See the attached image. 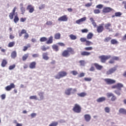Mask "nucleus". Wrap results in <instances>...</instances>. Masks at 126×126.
Masks as SVG:
<instances>
[{"label":"nucleus","mask_w":126,"mask_h":126,"mask_svg":"<svg viewBox=\"0 0 126 126\" xmlns=\"http://www.w3.org/2000/svg\"><path fill=\"white\" fill-rule=\"evenodd\" d=\"M124 87V85L122 83H118L116 85H114L111 87L112 89H117L114 91V93L118 95V96H121L122 94V88Z\"/></svg>","instance_id":"obj_1"},{"label":"nucleus","mask_w":126,"mask_h":126,"mask_svg":"<svg viewBox=\"0 0 126 126\" xmlns=\"http://www.w3.org/2000/svg\"><path fill=\"white\" fill-rule=\"evenodd\" d=\"M75 54V52L74 51V49L71 47L67 48L66 50H65L62 53V57H64V58H68L70 55H74Z\"/></svg>","instance_id":"obj_2"},{"label":"nucleus","mask_w":126,"mask_h":126,"mask_svg":"<svg viewBox=\"0 0 126 126\" xmlns=\"http://www.w3.org/2000/svg\"><path fill=\"white\" fill-rule=\"evenodd\" d=\"M67 75V72L65 71H61L58 72V74L55 76V78L56 79H61L63 77H65Z\"/></svg>","instance_id":"obj_3"},{"label":"nucleus","mask_w":126,"mask_h":126,"mask_svg":"<svg viewBox=\"0 0 126 126\" xmlns=\"http://www.w3.org/2000/svg\"><path fill=\"white\" fill-rule=\"evenodd\" d=\"M98 58L100 60L101 63H105L106 61L110 60V59L112 58V56H111V55H101L99 56Z\"/></svg>","instance_id":"obj_4"},{"label":"nucleus","mask_w":126,"mask_h":126,"mask_svg":"<svg viewBox=\"0 0 126 126\" xmlns=\"http://www.w3.org/2000/svg\"><path fill=\"white\" fill-rule=\"evenodd\" d=\"M72 110L75 113L79 114V113H81V106L77 103L75 104Z\"/></svg>","instance_id":"obj_5"},{"label":"nucleus","mask_w":126,"mask_h":126,"mask_svg":"<svg viewBox=\"0 0 126 126\" xmlns=\"http://www.w3.org/2000/svg\"><path fill=\"white\" fill-rule=\"evenodd\" d=\"M23 34H25L24 38V39H25V40H27V39H28V38H29V34H28V33H27V31H26V30L23 29L21 30V32H19V37H21Z\"/></svg>","instance_id":"obj_6"},{"label":"nucleus","mask_w":126,"mask_h":126,"mask_svg":"<svg viewBox=\"0 0 126 126\" xmlns=\"http://www.w3.org/2000/svg\"><path fill=\"white\" fill-rule=\"evenodd\" d=\"M104 24H100L96 27L97 33H102L104 31Z\"/></svg>","instance_id":"obj_7"},{"label":"nucleus","mask_w":126,"mask_h":126,"mask_svg":"<svg viewBox=\"0 0 126 126\" xmlns=\"http://www.w3.org/2000/svg\"><path fill=\"white\" fill-rule=\"evenodd\" d=\"M104 81L106 82V84H108V85L115 84V83H116V80L110 78L105 79Z\"/></svg>","instance_id":"obj_8"},{"label":"nucleus","mask_w":126,"mask_h":126,"mask_svg":"<svg viewBox=\"0 0 126 126\" xmlns=\"http://www.w3.org/2000/svg\"><path fill=\"white\" fill-rule=\"evenodd\" d=\"M114 9L110 7H104L102 9L103 13H109L111 11H113Z\"/></svg>","instance_id":"obj_9"},{"label":"nucleus","mask_w":126,"mask_h":126,"mask_svg":"<svg viewBox=\"0 0 126 126\" xmlns=\"http://www.w3.org/2000/svg\"><path fill=\"white\" fill-rule=\"evenodd\" d=\"M27 9L30 13H33L34 12V7L32 5L29 4L27 7Z\"/></svg>","instance_id":"obj_10"},{"label":"nucleus","mask_w":126,"mask_h":126,"mask_svg":"<svg viewBox=\"0 0 126 126\" xmlns=\"http://www.w3.org/2000/svg\"><path fill=\"white\" fill-rule=\"evenodd\" d=\"M13 88H15V85L13 83H11L10 85L6 86L5 88V89L6 91H10V90Z\"/></svg>","instance_id":"obj_11"},{"label":"nucleus","mask_w":126,"mask_h":126,"mask_svg":"<svg viewBox=\"0 0 126 126\" xmlns=\"http://www.w3.org/2000/svg\"><path fill=\"white\" fill-rule=\"evenodd\" d=\"M68 20V18H67V16L66 15L62 16L58 18V21L65 22L67 21Z\"/></svg>","instance_id":"obj_12"},{"label":"nucleus","mask_w":126,"mask_h":126,"mask_svg":"<svg viewBox=\"0 0 126 126\" xmlns=\"http://www.w3.org/2000/svg\"><path fill=\"white\" fill-rule=\"evenodd\" d=\"M16 9H17V8L16 7H14L12 10V12L9 13V17L10 19H12L13 18V16H14V14H15V11H16Z\"/></svg>","instance_id":"obj_13"},{"label":"nucleus","mask_w":126,"mask_h":126,"mask_svg":"<svg viewBox=\"0 0 126 126\" xmlns=\"http://www.w3.org/2000/svg\"><path fill=\"white\" fill-rule=\"evenodd\" d=\"M120 58L119 57H113L112 58V59H111L108 63H110L111 64H113L115 63V61H119Z\"/></svg>","instance_id":"obj_14"},{"label":"nucleus","mask_w":126,"mask_h":126,"mask_svg":"<svg viewBox=\"0 0 126 126\" xmlns=\"http://www.w3.org/2000/svg\"><path fill=\"white\" fill-rule=\"evenodd\" d=\"M116 70H117V68H116V67L111 68L106 72V74L107 75H110V74H112V73H114V72H115Z\"/></svg>","instance_id":"obj_15"},{"label":"nucleus","mask_w":126,"mask_h":126,"mask_svg":"<svg viewBox=\"0 0 126 126\" xmlns=\"http://www.w3.org/2000/svg\"><path fill=\"white\" fill-rule=\"evenodd\" d=\"M91 55V53L87 51H82L81 52V56L82 57H88Z\"/></svg>","instance_id":"obj_16"},{"label":"nucleus","mask_w":126,"mask_h":126,"mask_svg":"<svg viewBox=\"0 0 126 126\" xmlns=\"http://www.w3.org/2000/svg\"><path fill=\"white\" fill-rule=\"evenodd\" d=\"M49 54H48V52H45L42 54V59L44 60L45 61H48V60L50 59V57L48 56Z\"/></svg>","instance_id":"obj_17"},{"label":"nucleus","mask_w":126,"mask_h":126,"mask_svg":"<svg viewBox=\"0 0 126 126\" xmlns=\"http://www.w3.org/2000/svg\"><path fill=\"white\" fill-rule=\"evenodd\" d=\"M36 64H37V63H36V62H32L30 63L29 67L31 69H34V68H36Z\"/></svg>","instance_id":"obj_18"},{"label":"nucleus","mask_w":126,"mask_h":126,"mask_svg":"<svg viewBox=\"0 0 126 126\" xmlns=\"http://www.w3.org/2000/svg\"><path fill=\"white\" fill-rule=\"evenodd\" d=\"M94 65L97 70H101L103 68V66L98 64V63H94Z\"/></svg>","instance_id":"obj_19"},{"label":"nucleus","mask_w":126,"mask_h":126,"mask_svg":"<svg viewBox=\"0 0 126 126\" xmlns=\"http://www.w3.org/2000/svg\"><path fill=\"white\" fill-rule=\"evenodd\" d=\"M84 118L86 121V122H90L91 120V116L89 114H86L84 116Z\"/></svg>","instance_id":"obj_20"},{"label":"nucleus","mask_w":126,"mask_h":126,"mask_svg":"<svg viewBox=\"0 0 126 126\" xmlns=\"http://www.w3.org/2000/svg\"><path fill=\"white\" fill-rule=\"evenodd\" d=\"M123 15V13L121 12H117L115 13V15H113L112 16V18H114V17H121L122 15Z\"/></svg>","instance_id":"obj_21"},{"label":"nucleus","mask_w":126,"mask_h":126,"mask_svg":"<svg viewBox=\"0 0 126 126\" xmlns=\"http://www.w3.org/2000/svg\"><path fill=\"white\" fill-rule=\"evenodd\" d=\"M86 20V17H85L76 21V23L77 24H81L82 22H84V21H85Z\"/></svg>","instance_id":"obj_22"},{"label":"nucleus","mask_w":126,"mask_h":126,"mask_svg":"<svg viewBox=\"0 0 126 126\" xmlns=\"http://www.w3.org/2000/svg\"><path fill=\"white\" fill-rule=\"evenodd\" d=\"M72 91V88H68L65 90V94L69 96L71 94V92Z\"/></svg>","instance_id":"obj_23"},{"label":"nucleus","mask_w":126,"mask_h":126,"mask_svg":"<svg viewBox=\"0 0 126 126\" xmlns=\"http://www.w3.org/2000/svg\"><path fill=\"white\" fill-rule=\"evenodd\" d=\"M53 39H54V37H53V36H50L48 38V40L46 41V44H53Z\"/></svg>","instance_id":"obj_24"},{"label":"nucleus","mask_w":126,"mask_h":126,"mask_svg":"<svg viewBox=\"0 0 126 126\" xmlns=\"http://www.w3.org/2000/svg\"><path fill=\"white\" fill-rule=\"evenodd\" d=\"M7 64V61H6V60L3 59L1 63V66H2V67H5Z\"/></svg>","instance_id":"obj_25"},{"label":"nucleus","mask_w":126,"mask_h":126,"mask_svg":"<svg viewBox=\"0 0 126 126\" xmlns=\"http://www.w3.org/2000/svg\"><path fill=\"white\" fill-rule=\"evenodd\" d=\"M96 101L98 103H101L102 102H104V101H106V97H99L96 100Z\"/></svg>","instance_id":"obj_26"},{"label":"nucleus","mask_w":126,"mask_h":126,"mask_svg":"<svg viewBox=\"0 0 126 126\" xmlns=\"http://www.w3.org/2000/svg\"><path fill=\"white\" fill-rule=\"evenodd\" d=\"M54 38L56 40H60L61 39V33L60 32L56 33L54 35Z\"/></svg>","instance_id":"obj_27"},{"label":"nucleus","mask_w":126,"mask_h":126,"mask_svg":"<svg viewBox=\"0 0 126 126\" xmlns=\"http://www.w3.org/2000/svg\"><path fill=\"white\" fill-rule=\"evenodd\" d=\"M120 114H123L126 115V110L125 108H120L119 110Z\"/></svg>","instance_id":"obj_28"},{"label":"nucleus","mask_w":126,"mask_h":126,"mask_svg":"<svg viewBox=\"0 0 126 126\" xmlns=\"http://www.w3.org/2000/svg\"><path fill=\"white\" fill-rule=\"evenodd\" d=\"M52 49L55 52H59V46L56 44H54L52 45Z\"/></svg>","instance_id":"obj_29"},{"label":"nucleus","mask_w":126,"mask_h":126,"mask_svg":"<svg viewBox=\"0 0 126 126\" xmlns=\"http://www.w3.org/2000/svg\"><path fill=\"white\" fill-rule=\"evenodd\" d=\"M93 33L92 32H90L87 34V38L88 40H91V39H92V38H93Z\"/></svg>","instance_id":"obj_30"},{"label":"nucleus","mask_w":126,"mask_h":126,"mask_svg":"<svg viewBox=\"0 0 126 126\" xmlns=\"http://www.w3.org/2000/svg\"><path fill=\"white\" fill-rule=\"evenodd\" d=\"M112 26V24H111V23H107V24H105L104 27L105 28V29H106L107 30H110V27H111Z\"/></svg>","instance_id":"obj_31"},{"label":"nucleus","mask_w":126,"mask_h":126,"mask_svg":"<svg viewBox=\"0 0 126 126\" xmlns=\"http://www.w3.org/2000/svg\"><path fill=\"white\" fill-rule=\"evenodd\" d=\"M90 20L91 21L94 27H97V24H96L93 18H90Z\"/></svg>","instance_id":"obj_32"},{"label":"nucleus","mask_w":126,"mask_h":126,"mask_svg":"<svg viewBox=\"0 0 126 126\" xmlns=\"http://www.w3.org/2000/svg\"><path fill=\"white\" fill-rule=\"evenodd\" d=\"M38 96H40V99H39L40 101L44 99V93L43 92L39 93Z\"/></svg>","instance_id":"obj_33"},{"label":"nucleus","mask_w":126,"mask_h":126,"mask_svg":"<svg viewBox=\"0 0 126 126\" xmlns=\"http://www.w3.org/2000/svg\"><path fill=\"white\" fill-rule=\"evenodd\" d=\"M77 95L79 96V97H85V96L87 95V94L86 93L83 92L81 93H78Z\"/></svg>","instance_id":"obj_34"},{"label":"nucleus","mask_w":126,"mask_h":126,"mask_svg":"<svg viewBox=\"0 0 126 126\" xmlns=\"http://www.w3.org/2000/svg\"><path fill=\"white\" fill-rule=\"evenodd\" d=\"M28 57H29V54H24V56L22 57V60L24 62L26 61L27 59H28Z\"/></svg>","instance_id":"obj_35"},{"label":"nucleus","mask_w":126,"mask_h":126,"mask_svg":"<svg viewBox=\"0 0 126 126\" xmlns=\"http://www.w3.org/2000/svg\"><path fill=\"white\" fill-rule=\"evenodd\" d=\"M31 45L29 43V44H27V46H24V47L23 51L24 52H26V51H27V50H28V48H31Z\"/></svg>","instance_id":"obj_36"},{"label":"nucleus","mask_w":126,"mask_h":126,"mask_svg":"<svg viewBox=\"0 0 126 126\" xmlns=\"http://www.w3.org/2000/svg\"><path fill=\"white\" fill-rule=\"evenodd\" d=\"M111 44L112 45H117V44H119V42H118L115 39H113L111 40Z\"/></svg>","instance_id":"obj_37"},{"label":"nucleus","mask_w":126,"mask_h":126,"mask_svg":"<svg viewBox=\"0 0 126 126\" xmlns=\"http://www.w3.org/2000/svg\"><path fill=\"white\" fill-rule=\"evenodd\" d=\"M18 21H19V18L18 17V15L16 14L14 18V22L15 23H17Z\"/></svg>","instance_id":"obj_38"},{"label":"nucleus","mask_w":126,"mask_h":126,"mask_svg":"<svg viewBox=\"0 0 126 126\" xmlns=\"http://www.w3.org/2000/svg\"><path fill=\"white\" fill-rule=\"evenodd\" d=\"M11 57L12 59H15L17 57L16 51H13V52H12Z\"/></svg>","instance_id":"obj_39"},{"label":"nucleus","mask_w":126,"mask_h":126,"mask_svg":"<svg viewBox=\"0 0 126 126\" xmlns=\"http://www.w3.org/2000/svg\"><path fill=\"white\" fill-rule=\"evenodd\" d=\"M41 49L43 52H46L47 50L50 49V46H47V47H46L45 46H42Z\"/></svg>","instance_id":"obj_40"},{"label":"nucleus","mask_w":126,"mask_h":126,"mask_svg":"<svg viewBox=\"0 0 126 126\" xmlns=\"http://www.w3.org/2000/svg\"><path fill=\"white\" fill-rule=\"evenodd\" d=\"M39 41L40 42H47V41H48V38L46 37H42L40 38Z\"/></svg>","instance_id":"obj_41"},{"label":"nucleus","mask_w":126,"mask_h":126,"mask_svg":"<svg viewBox=\"0 0 126 126\" xmlns=\"http://www.w3.org/2000/svg\"><path fill=\"white\" fill-rule=\"evenodd\" d=\"M59 125V123L57 122H52L49 126H57Z\"/></svg>","instance_id":"obj_42"},{"label":"nucleus","mask_w":126,"mask_h":126,"mask_svg":"<svg viewBox=\"0 0 126 126\" xmlns=\"http://www.w3.org/2000/svg\"><path fill=\"white\" fill-rule=\"evenodd\" d=\"M46 25L48 26H52V25H54V23L52 21H48L46 23Z\"/></svg>","instance_id":"obj_43"},{"label":"nucleus","mask_w":126,"mask_h":126,"mask_svg":"<svg viewBox=\"0 0 126 126\" xmlns=\"http://www.w3.org/2000/svg\"><path fill=\"white\" fill-rule=\"evenodd\" d=\"M14 45H15V42H14V41L10 42L9 43V44L8 45V47H9V48H11V47H13V46H14Z\"/></svg>","instance_id":"obj_44"},{"label":"nucleus","mask_w":126,"mask_h":126,"mask_svg":"<svg viewBox=\"0 0 126 126\" xmlns=\"http://www.w3.org/2000/svg\"><path fill=\"white\" fill-rule=\"evenodd\" d=\"M30 100H38V98L36 95H32L30 97Z\"/></svg>","instance_id":"obj_45"},{"label":"nucleus","mask_w":126,"mask_h":126,"mask_svg":"<svg viewBox=\"0 0 126 126\" xmlns=\"http://www.w3.org/2000/svg\"><path fill=\"white\" fill-rule=\"evenodd\" d=\"M104 111L105 113H107V114H109V113H110V112L111 111V110L110 109V107H106L104 108Z\"/></svg>","instance_id":"obj_46"},{"label":"nucleus","mask_w":126,"mask_h":126,"mask_svg":"<svg viewBox=\"0 0 126 126\" xmlns=\"http://www.w3.org/2000/svg\"><path fill=\"white\" fill-rule=\"evenodd\" d=\"M91 45H93V42L89 40L86 41V46H91Z\"/></svg>","instance_id":"obj_47"},{"label":"nucleus","mask_w":126,"mask_h":126,"mask_svg":"<svg viewBox=\"0 0 126 126\" xmlns=\"http://www.w3.org/2000/svg\"><path fill=\"white\" fill-rule=\"evenodd\" d=\"M111 39L112 37H107L104 39V41L106 42H110V41H111Z\"/></svg>","instance_id":"obj_48"},{"label":"nucleus","mask_w":126,"mask_h":126,"mask_svg":"<svg viewBox=\"0 0 126 126\" xmlns=\"http://www.w3.org/2000/svg\"><path fill=\"white\" fill-rule=\"evenodd\" d=\"M20 10L22 12V14H24L25 13V11H26L25 7L22 6L21 7Z\"/></svg>","instance_id":"obj_49"},{"label":"nucleus","mask_w":126,"mask_h":126,"mask_svg":"<svg viewBox=\"0 0 126 126\" xmlns=\"http://www.w3.org/2000/svg\"><path fill=\"white\" fill-rule=\"evenodd\" d=\"M94 12L95 14H99L101 12L99 9H95L94 10Z\"/></svg>","instance_id":"obj_50"},{"label":"nucleus","mask_w":126,"mask_h":126,"mask_svg":"<svg viewBox=\"0 0 126 126\" xmlns=\"http://www.w3.org/2000/svg\"><path fill=\"white\" fill-rule=\"evenodd\" d=\"M69 37H70L71 40H76V39L77 38L76 36H75V35H74L73 34H70L69 35Z\"/></svg>","instance_id":"obj_51"},{"label":"nucleus","mask_w":126,"mask_h":126,"mask_svg":"<svg viewBox=\"0 0 126 126\" xmlns=\"http://www.w3.org/2000/svg\"><path fill=\"white\" fill-rule=\"evenodd\" d=\"M84 50L85 51H92V50H93V47H85L84 48Z\"/></svg>","instance_id":"obj_52"},{"label":"nucleus","mask_w":126,"mask_h":126,"mask_svg":"<svg viewBox=\"0 0 126 126\" xmlns=\"http://www.w3.org/2000/svg\"><path fill=\"white\" fill-rule=\"evenodd\" d=\"M15 66H16V65H15V64H14L13 65H10L9 66V69L10 70H12V69H13L14 68H15Z\"/></svg>","instance_id":"obj_53"},{"label":"nucleus","mask_w":126,"mask_h":126,"mask_svg":"<svg viewBox=\"0 0 126 126\" xmlns=\"http://www.w3.org/2000/svg\"><path fill=\"white\" fill-rule=\"evenodd\" d=\"M80 40L82 43H84L85 42H86L87 41V39L85 37H81Z\"/></svg>","instance_id":"obj_54"},{"label":"nucleus","mask_w":126,"mask_h":126,"mask_svg":"<svg viewBox=\"0 0 126 126\" xmlns=\"http://www.w3.org/2000/svg\"><path fill=\"white\" fill-rule=\"evenodd\" d=\"M106 95H107V98H111V97H112V96L114 95V94L112 93H108Z\"/></svg>","instance_id":"obj_55"},{"label":"nucleus","mask_w":126,"mask_h":126,"mask_svg":"<svg viewBox=\"0 0 126 126\" xmlns=\"http://www.w3.org/2000/svg\"><path fill=\"white\" fill-rule=\"evenodd\" d=\"M71 73L73 74V75H77V74H78V72L75 70H73L71 71Z\"/></svg>","instance_id":"obj_56"},{"label":"nucleus","mask_w":126,"mask_h":126,"mask_svg":"<svg viewBox=\"0 0 126 126\" xmlns=\"http://www.w3.org/2000/svg\"><path fill=\"white\" fill-rule=\"evenodd\" d=\"M96 8H99V9H102L103 8V5L99 4L96 6Z\"/></svg>","instance_id":"obj_57"},{"label":"nucleus","mask_w":126,"mask_h":126,"mask_svg":"<svg viewBox=\"0 0 126 126\" xmlns=\"http://www.w3.org/2000/svg\"><path fill=\"white\" fill-rule=\"evenodd\" d=\"M111 100V101L114 102V101H116V100H117V97L115 96V95L113 94V96H112Z\"/></svg>","instance_id":"obj_58"},{"label":"nucleus","mask_w":126,"mask_h":126,"mask_svg":"<svg viewBox=\"0 0 126 126\" xmlns=\"http://www.w3.org/2000/svg\"><path fill=\"white\" fill-rule=\"evenodd\" d=\"M79 63H80V65L83 66L85 64V61H84V60H81L79 61Z\"/></svg>","instance_id":"obj_59"},{"label":"nucleus","mask_w":126,"mask_h":126,"mask_svg":"<svg viewBox=\"0 0 126 126\" xmlns=\"http://www.w3.org/2000/svg\"><path fill=\"white\" fill-rule=\"evenodd\" d=\"M45 6H46V5H45V4H41L39 7V9L41 10V9H43L44 8H45Z\"/></svg>","instance_id":"obj_60"},{"label":"nucleus","mask_w":126,"mask_h":126,"mask_svg":"<svg viewBox=\"0 0 126 126\" xmlns=\"http://www.w3.org/2000/svg\"><path fill=\"white\" fill-rule=\"evenodd\" d=\"M59 46H60L61 47H64L65 46V44L63 42H59L57 43Z\"/></svg>","instance_id":"obj_61"},{"label":"nucleus","mask_w":126,"mask_h":126,"mask_svg":"<svg viewBox=\"0 0 126 126\" xmlns=\"http://www.w3.org/2000/svg\"><path fill=\"white\" fill-rule=\"evenodd\" d=\"M84 80L85 81H91V80H92V78L85 77L84 78Z\"/></svg>","instance_id":"obj_62"},{"label":"nucleus","mask_w":126,"mask_h":126,"mask_svg":"<svg viewBox=\"0 0 126 126\" xmlns=\"http://www.w3.org/2000/svg\"><path fill=\"white\" fill-rule=\"evenodd\" d=\"M82 33H87L88 32V30L87 29L81 30Z\"/></svg>","instance_id":"obj_63"},{"label":"nucleus","mask_w":126,"mask_h":126,"mask_svg":"<svg viewBox=\"0 0 126 126\" xmlns=\"http://www.w3.org/2000/svg\"><path fill=\"white\" fill-rule=\"evenodd\" d=\"M84 75H85V74L83 72H82L78 75V77H83Z\"/></svg>","instance_id":"obj_64"}]
</instances>
